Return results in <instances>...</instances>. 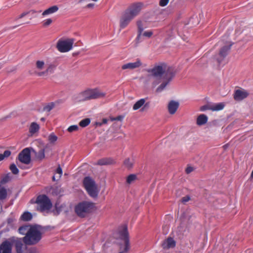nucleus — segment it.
Instances as JSON below:
<instances>
[{
	"instance_id": "obj_59",
	"label": "nucleus",
	"mask_w": 253,
	"mask_h": 253,
	"mask_svg": "<svg viewBox=\"0 0 253 253\" xmlns=\"http://www.w3.org/2000/svg\"><path fill=\"white\" fill-rule=\"evenodd\" d=\"M159 83H160V82H156V81H155V82H154L152 83V84H153V85H157V84H158Z\"/></svg>"
},
{
	"instance_id": "obj_13",
	"label": "nucleus",
	"mask_w": 253,
	"mask_h": 253,
	"mask_svg": "<svg viewBox=\"0 0 253 253\" xmlns=\"http://www.w3.org/2000/svg\"><path fill=\"white\" fill-rule=\"evenodd\" d=\"M57 65L55 63H52L48 64L46 67V69L44 71L36 72L35 74L38 76L41 77L43 76H47L49 74H51L54 73Z\"/></svg>"
},
{
	"instance_id": "obj_58",
	"label": "nucleus",
	"mask_w": 253,
	"mask_h": 253,
	"mask_svg": "<svg viewBox=\"0 0 253 253\" xmlns=\"http://www.w3.org/2000/svg\"><path fill=\"white\" fill-rule=\"evenodd\" d=\"M102 125V122H101V123H100V122H96V123H95V125H96V126H101Z\"/></svg>"
},
{
	"instance_id": "obj_49",
	"label": "nucleus",
	"mask_w": 253,
	"mask_h": 253,
	"mask_svg": "<svg viewBox=\"0 0 253 253\" xmlns=\"http://www.w3.org/2000/svg\"><path fill=\"white\" fill-rule=\"evenodd\" d=\"M95 4L93 3H89L85 6L84 8L86 9H93Z\"/></svg>"
},
{
	"instance_id": "obj_48",
	"label": "nucleus",
	"mask_w": 253,
	"mask_h": 253,
	"mask_svg": "<svg viewBox=\"0 0 253 253\" xmlns=\"http://www.w3.org/2000/svg\"><path fill=\"white\" fill-rule=\"evenodd\" d=\"M169 0H160L159 1V5L161 6H165L168 4Z\"/></svg>"
},
{
	"instance_id": "obj_34",
	"label": "nucleus",
	"mask_w": 253,
	"mask_h": 253,
	"mask_svg": "<svg viewBox=\"0 0 253 253\" xmlns=\"http://www.w3.org/2000/svg\"><path fill=\"white\" fill-rule=\"evenodd\" d=\"M45 63L43 61L38 60L36 62V68L39 70H42L43 69Z\"/></svg>"
},
{
	"instance_id": "obj_31",
	"label": "nucleus",
	"mask_w": 253,
	"mask_h": 253,
	"mask_svg": "<svg viewBox=\"0 0 253 253\" xmlns=\"http://www.w3.org/2000/svg\"><path fill=\"white\" fill-rule=\"evenodd\" d=\"M36 12H37V11L34 9H31L28 11L23 12L20 15H19L17 17H16L15 19V20L17 21L19 19H21L30 13H32V14H34V13H36Z\"/></svg>"
},
{
	"instance_id": "obj_14",
	"label": "nucleus",
	"mask_w": 253,
	"mask_h": 253,
	"mask_svg": "<svg viewBox=\"0 0 253 253\" xmlns=\"http://www.w3.org/2000/svg\"><path fill=\"white\" fill-rule=\"evenodd\" d=\"M12 244L6 240L0 245V253H12Z\"/></svg>"
},
{
	"instance_id": "obj_51",
	"label": "nucleus",
	"mask_w": 253,
	"mask_h": 253,
	"mask_svg": "<svg viewBox=\"0 0 253 253\" xmlns=\"http://www.w3.org/2000/svg\"><path fill=\"white\" fill-rule=\"evenodd\" d=\"M149 107V102H147L146 103H144V106L142 108V109H141V111H144L145 109L148 108Z\"/></svg>"
},
{
	"instance_id": "obj_2",
	"label": "nucleus",
	"mask_w": 253,
	"mask_h": 253,
	"mask_svg": "<svg viewBox=\"0 0 253 253\" xmlns=\"http://www.w3.org/2000/svg\"><path fill=\"white\" fill-rule=\"evenodd\" d=\"M114 237L120 239L123 242L119 246L120 252L118 253H127L129 249V241L127 225L124 224L119 227L114 234Z\"/></svg>"
},
{
	"instance_id": "obj_45",
	"label": "nucleus",
	"mask_w": 253,
	"mask_h": 253,
	"mask_svg": "<svg viewBox=\"0 0 253 253\" xmlns=\"http://www.w3.org/2000/svg\"><path fill=\"white\" fill-rule=\"evenodd\" d=\"M52 22V20L51 19H47L45 20L43 23V26L44 27H47L50 25Z\"/></svg>"
},
{
	"instance_id": "obj_64",
	"label": "nucleus",
	"mask_w": 253,
	"mask_h": 253,
	"mask_svg": "<svg viewBox=\"0 0 253 253\" xmlns=\"http://www.w3.org/2000/svg\"><path fill=\"white\" fill-rule=\"evenodd\" d=\"M228 147V144H226L224 146V148H226Z\"/></svg>"
},
{
	"instance_id": "obj_19",
	"label": "nucleus",
	"mask_w": 253,
	"mask_h": 253,
	"mask_svg": "<svg viewBox=\"0 0 253 253\" xmlns=\"http://www.w3.org/2000/svg\"><path fill=\"white\" fill-rule=\"evenodd\" d=\"M175 76H172L171 77H166L164 79H162L163 80L162 83L157 88L156 92L159 93L162 92L166 87V86L169 84V83L172 80Z\"/></svg>"
},
{
	"instance_id": "obj_39",
	"label": "nucleus",
	"mask_w": 253,
	"mask_h": 253,
	"mask_svg": "<svg viewBox=\"0 0 253 253\" xmlns=\"http://www.w3.org/2000/svg\"><path fill=\"white\" fill-rule=\"evenodd\" d=\"M124 164L127 169H131L133 166V163L129 158H127L124 161Z\"/></svg>"
},
{
	"instance_id": "obj_16",
	"label": "nucleus",
	"mask_w": 253,
	"mask_h": 253,
	"mask_svg": "<svg viewBox=\"0 0 253 253\" xmlns=\"http://www.w3.org/2000/svg\"><path fill=\"white\" fill-rule=\"evenodd\" d=\"M249 94V93L245 90L237 89L234 94V99L236 101H240L247 98Z\"/></svg>"
},
{
	"instance_id": "obj_40",
	"label": "nucleus",
	"mask_w": 253,
	"mask_h": 253,
	"mask_svg": "<svg viewBox=\"0 0 253 253\" xmlns=\"http://www.w3.org/2000/svg\"><path fill=\"white\" fill-rule=\"evenodd\" d=\"M10 180V177L9 174L5 175L0 181V183L2 184H5Z\"/></svg>"
},
{
	"instance_id": "obj_38",
	"label": "nucleus",
	"mask_w": 253,
	"mask_h": 253,
	"mask_svg": "<svg viewBox=\"0 0 253 253\" xmlns=\"http://www.w3.org/2000/svg\"><path fill=\"white\" fill-rule=\"evenodd\" d=\"M11 154L9 150H5L3 154H0V161L3 160L5 158H8Z\"/></svg>"
},
{
	"instance_id": "obj_17",
	"label": "nucleus",
	"mask_w": 253,
	"mask_h": 253,
	"mask_svg": "<svg viewBox=\"0 0 253 253\" xmlns=\"http://www.w3.org/2000/svg\"><path fill=\"white\" fill-rule=\"evenodd\" d=\"M8 241L11 242L12 245L14 244L17 253H22L23 244L21 239H15L14 237H12L9 239Z\"/></svg>"
},
{
	"instance_id": "obj_21",
	"label": "nucleus",
	"mask_w": 253,
	"mask_h": 253,
	"mask_svg": "<svg viewBox=\"0 0 253 253\" xmlns=\"http://www.w3.org/2000/svg\"><path fill=\"white\" fill-rule=\"evenodd\" d=\"M113 163V160L111 158H105L99 160L95 164L96 165L103 166L110 165Z\"/></svg>"
},
{
	"instance_id": "obj_18",
	"label": "nucleus",
	"mask_w": 253,
	"mask_h": 253,
	"mask_svg": "<svg viewBox=\"0 0 253 253\" xmlns=\"http://www.w3.org/2000/svg\"><path fill=\"white\" fill-rule=\"evenodd\" d=\"M142 65V63L141 60L139 59H137L136 61L133 63H128L127 64H124L122 66V69L123 70L126 69H130L132 70L134 69H136L139 68Z\"/></svg>"
},
{
	"instance_id": "obj_46",
	"label": "nucleus",
	"mask_w": 253,
	"mask_h": 253,
	"mask_svg": "<svg viewBox=\"0 0 253 253\" xmlns=\"http://www.w3.org/2000/svg\"><path fill=\"white\" fill-rule=\"evenodd\" d=\"M190 200V197L189 195H187V196L183 197L181 199V202L183 204H185L186 202H188Z\"/></svg>"
},
{
	"instance_id": "obj_44",
	"label": "nucleus",
	"mask_w": 253,
	"mask_h": 253,
	"mask_svg": "<svg viewBox=\"0 0 253 253\" xmlns=\"http://www.w3.org/2000/svg\"><path fill=\"white\" fill-rule=\"evenodd\" d=\"M142 33H137V36L135 39L136 44H138L142 41L141 36Z\"/></svg>"
},
{
	"instance_id": "obj_5",
	"label": "nucleus",
	"mask_w": 253,
	"mask_h": 253,
	"mask_svg": "<svg viewBox=\"0 0 253 253\" xmlns=\"http://www.w3.org/2000/svg\"><path fill=\"white\" fill-rule=\"evenodd\" d=\"M42 239V233L35 226L30 229L26 236L23 238L24 243L26 245H32L38 243Z\"/></svg>"
},
{
	"instance_id": "obj_55",
	"label": "nucleus",
	"mask_w": 253,
	"mask_h": 253,
	"mask_svg": "<svg viewBox=\"0 0 253 253\" xmlns=\"http://www.w3.org/2000/svg\"><path fill=\"white\" fill-rule=\"evenodd\" d=\"M89 0H79L78 2L79 3H83V2H86V1H88ZM92 1H97L98 0H91Z\"/></svg>"
},
{
	"instance_id": "obj_35",
	"label": "nucleus",
	"mask_w": 253,
	"mask_h": 253,
	"mask_svg": "<svg viewBox=\"0 0 253 253\" xmlns=\"http://www.w3.org/2000/svg\"><path fill=\"white\" fill-rule=\"evenodd\" d=\"M90 122V120L89 118H85L83 120H82L79 123V125L81 127H84L87 126Z\"/></svg>"
},
{
	"instance_id": "obj_56",
	"label": "nucleus",
	"mask_w": 253,
	"mask_h": 253,
	"mask_svg": "<svg viewBox=\"0 0 253 253\" xmlns=\"http://www.w3.org/2000/svg\"><path fill=\"white\" fill-rule=\"evenodd\" d=\"M107 122H108V120L107 119L104 118V119H103L102 123V124H105L107 123Z\"/></svg>"
},
{
	"instance_id": "obj_33",
	"label": "nucleus",
	"mask_w": 253,
	"mask_h": 253,
	"mask_svg": "<svg viewBox=\"0 0 253 253\" xmlns=\"http://www.w3.org/2000/svg\"><path fill=\"white\" fill-rule=\"evenodd\" d=\"M55 107V104L53 102H50V103H49L48 104H47L46 105H45L43 108V110L44 111H46V112H50L53 108H54Z\"/></svg>"
},
{
	"instance_id": "obj_53",
	"label": "nucleus",
	"mask_w": 253,
	"mask_h": 253,
	"mask_svg": "<svg viewBox=\"0 0 253 253\" xmlns=\"http://www.w3.org/2000/svg\"><path fill=\"white\" fill-rule=\"evenodd\" d=\"M115 118H116V121H122L123 120V119H124V116H122V115H120Z\"/></svg>"
},
{
	"instance_id": "obj_52",
	"label": "nucleus",
	"mask_w": 253,
	"mask_h": 253,
	"mask_svg": "<svg viewBox=\"0 0 253 253\" xmlns=\"http://www.w3.org/2000/svg\"><path fill=\"white\" fill-rule=\"evenodd\" d=\"M56 172L60 174V175H61L62 173V169L59 165L56 169Z\"/></svg>"
},
{
	"instance_id": "obj_41",
	"label": "nucleus",
	"mask_w": 253,
	"mask_h": 253,
	"mask_svg": "<svg viewBox=\"0 0 253 253\" xmlns=\"http://www.w3.org/2000/svg\"><path fill=\"white\" fill-rule=\"evenodd\" d=\"M57 140V137L53 133L50 134L48 136V140L50 143H53Z\"/></svg>"
},
{
	"instance_id": "obj_11",
	"label": "nucleus",
	"mask_w": 253,
	"mask_h": 253,
	"mask_svg": "<svg viewBox=\"0 0 253 253\" xmlns=\"http://www.w3.org/2000/svg\"><path fill=\"white\" fill-rule=\"evenodd\" d=\"M134 18L125 11L120 19V27L122 29L126 28Z\"/></svg>"
},
{
	"instance_id": "obj_27",
	"label": "nucleus",
	"mask_w": 253,
	"mask_h": 253,
	"mask_svg": "<svg viewBox=\"0 0 253 253\" xmlns=\"http://www.w3.org/2000/svg\"><path fill=\"white\" fill-rule=\"evenodd\" d=\"M32 227H33V226H31L30 225H25L20 227L19 228L18 230L20 234L26 235V233L29 232V231L30 230V229H31Z\"/></svg>"
},
{
	"instance_id": "obj_32",
	"label": "nucleus",
	"mask_w": 253,
	"mask_h": 253,
	"mask_svg": "<svg viewBox=\"0 0 253 253\" xmlns=\"http://www.w3.org/2000/svg\"><path fill=\"white\" fill-rule=\"evenodd\" d=\"M224 106H225V105L223 103H219L216 104L215 105L211 106H212L211 110L212 111L221 110L224 108Z\"/></svg>"
},
{
	"instance_id": "obj_63",
	"label": "nucleus",
	"mask_w": 253,
	"mask_h": 253,
	"mask_svg": "<svg viewBox=\"0 0 253 253\" xmlns=\"http://www.w3.org/2000/svg\"><path fill=\"white\" fill-rule=\"evenodd\" d=\"M41 120L42 122H44L45 121V118H42L41 119Z\"/></svg>"
},
{
	"instance_id": "obj_22",
	"label": "nucleus",
	"mask_w": 253,
	"mask_h": 253,
	"mask_svg": "<svg viewBox=\"0 0 253 253\" xmlns=\"http://www.w3.org/2000/svg\"><path fill=\"white\" fill-rule=\"evenodd\" d=\"M207 121V116L204 114H201L197 117L196 123L198 126H202L206 124Z\"/></svg>"
},
{
	"instance_id": "obj_7",
	"label": "nucleus",
	"mask_w": 253,
	"mask_h": 253,
	"mask_svg": "<svg viewBox=\"0 0 253 253\" xmlns=\"http://www.w3.org/2000/svg\"><path fill=\"white\" fill-rule=\"evenodd\" d=\"M36 203L37 204L36 209L41 212L48 211L52 207V204L45 195H39L37 198Z\"/></svg>"
},
{
	"instance_id": "obj_36",
	"label": "nucleus",
	"mask_w": 253,
	"mask_h": 253,
	"mask_svg": "<svg viewBox=\"0 0 253 253\" xmlns=\"http://www.w3.org/2000/svg\"><path fill=\"white\" fill-rule=\"evenodd\" d=\"M136 25L137 27V33H142L144 30L142 21L141 20H137Z\"/></svg>"
},
{
	"instance_id": "obj_62",
	"label": "nucleus",
	"mask_w": 253,
	"mask_h": 253,
	"mask_svg": "<svg viewBox=\"0 0 253 253\" xmlns=\"http://www.w3.org/2000/svg\"><path fill=\"white\" fill-rule=\"evenodd\" d=\"M15 70H16V68H13L12 70H11V71H8V72L15 71Z\"/></svg>"
},
{
	"instance_id": "obj_9",
	"label": "nucleus",
	"mask_w": 253,
	"mask_h": 253,
	"mask_svg": "<svg viewBox=\"0 0 253 253\" xmlns=\"http://www.w3.org/2000/svg\"><path fill=\"white\" fill-rule=\"evenodd\" d=\"M143 5L141 2H134L130 4L125 11L135 18L139 14Z\"/></svg>"
},
{
	"instance_id": "obj_10",
	"label": "nucleus",
	"mask_w": 253,
	"mask_h": 253,
	"mask_svg": "<svg viewBox=\"0 0 253 253\" xmlns=\"http://www.w3.org/2000/svg\"><path fill=\"white\" fill-rule=\"evenodd\" d=\"M31 148H26L24 149L19 154L18 159L21 163L28 165L31 162Z\"/></svg>"
},
{
	"instance_id": "obj_54",
	"label": "nucleus",
	"mask_w": 253,
	"mask_h": 253,
	"mask_svg": "<svg viewBox=\"0 0 253 253\" xmlns=\"http://www.w3.org/2000/svg\"><path fill=\"white\" fill-rule=\"evenodd\" d=\"M28 253H37V250L35 248H31L29 250Z\"/></svg>"
},
{
	"instance_id": "obj_15",
	"label": "nucleus",
	"mask_w": 253,
	"mask_h": 253,
	"mask_svg": "<svg viewBox=\"0 0 253 253\" xmlns=\"http://www.w3.org/2000/svg\"><path fill=\"white\" fill-rule=\"evenodd\" d=\"M176 246V242L170 237H169L166 240H164L162 247L165 250H168L171 248H174Z\"/></svg>"
},
{
	"instance_id": "obj_28",
	"label": "nucleus",
	"mask_w": 253,
	"mask_h": 253,
	"mask_svg": "<svg viewBox=\"0 0 253 253\" xmlns=\"http://www.w3.org/2000/svg\"><path fill=\"white\" fill-rule=\"evenodd\" d=\"M145 99L142 98L137 101L133 106V109L136 110L140 108L145 103Z\"/></svg>"
},
{
	"instance_id": "obj_30",
	"label": "nucleus",
	"mask_w": 253,
	"mask_h": 253,
	"mask_svg": "<svg viewBox=\"0 0 253 253\" xmlns=\"http://www.w3.org/2000/svg\"><path fill=\"white\" fill-rule=\"evenodd\" d=\"M7 195V190L0 185V200L6 199Z\"/></svg>"
},
{
	"instance_id": "obj_24",
	"label": "nucleus",
	"mask_w": 253,
	"mask_h": 253,
	"mask_svg": "<svg viewBox=\"0 0 253 253\" xmlns=\"http://www.w3.org/2000/svg\"><path fill=\"white\" fill-rule=\"evenodd\" d=\"M33 215L29 211H25L21 216L20 220L23 221H29L32 219Z\"/></svg>"
},
{
	"instance_id": "obj_50",
	"label": "nucleus",
	"mask_w": 253,
	"mask_h": 253,
	"mask_svg": "<svg viewBox=\"0 0 253 253\" xmlns=\"http://www.w3.org/2000/svg\"><path fill=\"white\" fill-rule=\"evenodd\" d=\"M194 170V168L192 167H188L186 170H185V171H186V173L187 174H189L190 173V172H191L192 171H193Z\"/></svg>"
},
{
	"instance_id": "obj_60",
	"label": "nucleus",
	"mask_w": 253,
	"mask_h": 253,
	"mask_svg": "<svg viewBox=\"0 0 253 253\" xmlns=\"http://www.w3.org/2000/svg\"><path fill=\"white\" fill-rule=\"evenodd\" d=\"M110 119L111 121H116V118L115 117H110Z\"/></svg>"
},
{
	"instance_id": "obj_29",
	"label": "nucleus",
	"mask_w": 253,
	"mask_h": 253,
	"mask_svg": "<svg viewBox=\"0 0 253 253\" xmlns=\"http://www.w3.org/2000/svg\"><path fill=\"white\" fill-rule=\"evenodd\" d=\"M40 128L39 126L36 123H32L30 126L29 131L30 132L34 134L37 132Z\"/></svg>"
},
{
	"instance_id": "obj_37",
	"label": "nucleus",
	"mask_w": 253,
	"mask_h": 253,
	"mask_svg": "<svg viewBox=\"0 0 253 253\" xmlns=\"http://www.w3.org/2000/svg\"><path fill=\"white\" fill-rule=\"evenodd\" d=\"M9 169L13 174H17L19 173V170L14 164L10 165Z\"/></svg>"
},
{
	"instance_id": "obj_12",
	"label": "nucleus",
	"mask_w": 253,
	"mask_h": 253,
	"mask_svg": "<svg viewBox=\"0 0 253 253\" xmlns=\"http://www.w3.org/2000/svg\"><path fill=\"white\" fill-rule=\"evenodd\" d=\"M232 45V43H230L229 45L223 46L220 48L219 52V57L216 58V61L219 64L221 63L224 58L227 56Z\"/></svg>"
},
{
	"instance_id": "obj_26",
	"label": "nucleus",
	"mask_w": 253,
	"mask_h": 253,
	"mask_svg": "<svg viewBox=\"0 0 253 253\" xmlns=\"http://www.w3.org/2000/svg\"><path fill=\"white\" fill-rule=\"evenodd\" d=\"M137 180L136 174H130L128 175L126 178V183L128 185L131 184Z\"/></svg>"
},
{
	"instance_id": "obj_6",
	"label": "nucleus",
	"mask_w": 253,
	"mask_h": 253,
	"mask_svg": "<svg viewBox=\"0 0 253 253\" xmlns=\"http://www.w3.org/2000/svg\"><path fill=\"white\" fill-rule=\"evenodd\" d=\"M94 209L95 205L93 203L84 201L76 206L75 211L79 216L84 217L88 213L92 212Z\"/></svg>"
},
{
	"instance_id": "obj_1",
	"label": "nucleus",
	"mask_w": 253,
	"mask_h": 253,
	"mask_svg": "<svg viewBox=\"0 0 253 253\" xmlns=\"http://www.w3.org/2000/svg\"><path fill=\"white\" fill-rule=\"evenodd\" d=\"M147 71L149 73L150 76L159 79L175 76L176 73L174 67L169 66L165 63L156 64L152 69H148Z\"/></svg>"
},
{
	"instance_id": "obj_57",
	"label": "nucleus",
	"mask_w": 253,
	"mask_h": 253,
	"mask_svg": "<svg viewBox=\"0 0 253 253\" xmlns=\"http://www.w3.org/2000/svg\"><path fill=\"white\" fill-rule=\"evenodd\" d=\"M16 220V219H15V218H8L7 219V221H8V222H10V221H13V220Z\"/></svg>"
},
{
	"instance_id": "obj_25",
	"label": "nucleus",
	"mask_w": 253,
	"mask_h": 253,
	"mask_svg": "<svg viewBox=\"0 0 253 253\" xmlns=\"http://www.w3.org/2000/svg\"><path fill=\"white\" fill-rule=\"evenodd\" d=\"M32 151L35 153L36 157L40 160H43L45 157L44 149H41L38 153L32 148H31Z\"/></svg>"
},
{
	"instance_id": "obj_20",
	"label": "nucleus",
	"mask_w": 253,
	"mask_h": 253,
	"mask_svg": "<svg viewBox=\"0 0 253 253\" xmlns=\"http://www.w3.org/2000/svg\"><path fill=\"white\" fill-rule=\"evenodd\" d=\"M179 103L174 100H171L168 104V108L170 114H174L179 107Z\"/></svg>"
},
{
	"instance_id": "obj_42",
	"label": "nucleus",
	"mask_w": 253,
	"mask_h": 253,
	"mask_svg": "<svg viewBox=\"0 0 253 253\" xmlns=\"http://www.w3.org/2000/svg\"><path fill=\"white\" fill-rule=\"evenodd\" d=\"M79 129V127L77 125H73L69 126L68 128V131L70 132H72L75 131H77Z\"/></svg>"
},
{
	"instance_id": "obj_8",
	"label": "nucleus",
	"mask_w": 253,
	"mask_h": 253,
	"mask_svg": "<svg viewBox=\"0 0 253 253\" xmlns=\"http://www.w3.org/2000/svg\"><path fill=\"white\" fill-rule=\"evenodd\" d=\"M74 41L75 40L72 38L60 39L57 42L56 48L61 52H68L72 48Z\"/></svg>"
},
{
	"instance_id": "obj_3",
	"label": "nucleus",
	"mask_w": 253,
	"mask_h": 253,
	"mask_svg": "<svg viewBox=\"0 0 253 253\" xmlns=\"http://www.w3.org/2000/svg\"><path fill=\"white\" fill-rule=\"evenodd\" d=\"M106 93L98 88L87 89L80 92L74 97V100L77 102L103 98Z\"/></svg>"
},
{
	"instance_id": "obj_47",
	"label": "nucleus",
	"mask_w": 253,
	"mask_h": 253,
	"mask_svg": "<svg viewBox=\"0 0 253 253\" xmlns=\"http://www.w3.org/2000/svg\"><path fill=\"white\" fill-rule=\"evenodd\" d=\"M153 35L152 31H146L144 32L142 35L144 37H147V38H150Z\"/></svg>"
},
{
	"instance_id": "obj_61",
	"label": "nucleus",
	"mask_w": 253,
	"mask_h": 253,
	"mask_svg": "<svg viewBox=\"0 0 253 253\" xmlns=\"http://www.w3.org/2000/svg\"><path fill=\"white\" fill-rule=\"evenodd\" d=\"M44 228H45L46 230H48V229H49V230H51V228H50L49 226H46V227H44Z\"/></svg>"
},
{
	"instance_id": "obj_23",
	"label": "nucleus",
	"mask_w": 253,
	"mask_h": 253,
	"mask_svg": "<svg viewBox=\"0 0 253 253\" xmlns=\"http://www.w3.org/2000/svg\"><path fill=\"white\" fill-rule=\"evenodd\" d=\"M59 9L57 5L52 6L48 8L45 10L42 13V16H45L48 14H51L57 12Z\"/></svg>"
},
{
	"instance_id": "obj_4",
	"label": "nucleus",
	"mask_w": 253,
	"mask_h": 253,
	"mask_svg": "<svg viewBox=\"0 0 253 253\" xmlns=\"http://www.w3.org/2000/svg\"><path fill=\"white\" fill-rule=\"evenodd\" d=\"M83 185L87 194L93 199L98 197L99 190L95 181L89 176H86L83 179Z\"/></svg>"
},
{
	"instance_id": "obj_43",
	"label": "nucleus",
	"mask_w": 253,
	"mask_h": 253,
	"mask_svg": "<svg viewBox=\"0 0 253 253\" xmlns=\"http://www.w3.org/2000/svg\"><path fill=\"white\" fill-rule=\"evenodd\" d=\"M212 106L211 105H210L209 104L205 105L204 106H202L200 107V111H204L207 110H211Z\"/></svg>"
}]
</instances>
